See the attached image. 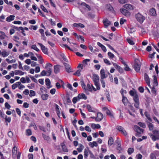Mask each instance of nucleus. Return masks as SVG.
Returning <instances> with one entry per match:
<instances>
[{
    "instance_id": "obj_34",
    "label": "nucleus",
    "mask_w": 159,
    "mask_h": 159,
    "mask_svg": "<svg viewBox=\"0 0 159 159\" xmlns=\"http://www.w3.org/2000/svg\"><path fill=\"white\" fill-rule=\"evenodd\" d=\"M122 102L125 105H126L128 104V100L127 98L124 96L122 97Z\"/></svg>"
},
{
    "instance_id": "obj_31",
    "label": "nucleus",
    "mask_w": 159,
    "mask_h": 159,
    "mask_svg": "<svg viewBox=\"0 0 159 159\" xmlns=\"http://www.w3.org/2000/svg\"><path fill=\"white\" fill-rule=\"evenodd\" d=\"M12 156L15 157L17 153V148L16 147H14L12 149Z\"/></svg>"
},
{
    "instance_id": "obj_44",
    "label": "nucleus",
    "mask_w": 159,
    "mask_h": 159,
    "mask_svg": "<svg viewBox=\"0 0 159 159\" xmlns=\"http://www.w3.org/2000/svg\"><path fill=\"white\" fill-rule=\"evenodd\" d=\"M106 113L107 115L110 116L111 118H114L113 115L111 113V112L108 109L106 111Z\"/></svg>"
},
{
    "instance_id": "obj_12",
    "label": "nucleus",
    "mask_w": 159,
    "mask_h": 159,
    "mask_svg": "<svg viewBox=\"0 0 159 159\" xmlns=\"http://www.w3.org/2000/svg\"><path fill=\"white\" fill-rule=\"evenodd\" d=\"M144 80L148 86L150 87V79L148 75L146 73L144 74Z\"/></svg>"
},
{
    "instance_id": "obj_2",
    "label": "nucleus",
    "mask_w": 159,
    "mask_h": 159,
    "mask_svg": "<svg viewBox=\"0 0 159 159\" xmlns=\"http://www.w3.org/2000/svg\"><path fill=\"white\" fill-rule=\"evenodd\" d=\"M93 80L94 81L95 85L98 90L100 89V85L99 83V76L96 74H93Z\"/></svg>"
},
{
    "instance_id": "obj_26",
    "label": "nucleus",
    "mask_w": 159,
    "mask_h": 159,
    "mask_svg": "<svg viewBox=\"0 0 159 159\" xmlns=\"http://www.w3.org/2000/svg\"><path fill=\"white\" fill-rule=\"evenodd\" d=\"M15 17V16L11 15L7 17V18L6 19V20L7 22H11V21L13 20L14 19Z\"/></svg>"
},
{
    "instance_id": "obj_62",
    "label": "nucleus",
    "mask_w": 159,
    "mask_h": 159,
    "mask_svg": "<svg viewBox=\"0 0 159 159\" xmlns=\"http://www.w3.org/2000/svg\"><path fill=\"white\" fill-rule=\"evenodd\" d=\"M56 92L55 89H52L50 91V93L52 95L54 94Z\"/></svg>"
},
{
    "instance_id": "obj_21",
    "label": "nucleus",
    "mask_w": 159,
    "mask_h": 159,
    "mask_svg": "<svg viewBox=\"0 0 159 159\" xmlns=\"http://www.w3.org/2000/svg\"><path fill=\"white\" fill-rule=\"evenodd\" d=\"M153 88H154L155 87H157L158 84V82L157 81V78L156 76L153 75Z\"/></svg>"
},
{
    "instance_id": "obj_39",
    "label": "nucleus",
    "mask_w": 159,
    "mask_h": 159,
    "mask_svg": "<svg viewBox=\"0 0 159 159\" xmlns=\"http://www.w3.org/2000/svg\"><path fill=\"white\" fill-rule=\"evenodd\" d=\"M36 93L34 91L32 90H30V93L29 94V96L30 97H33L35 95Z\"/></svg>"
},
{
    "instance_id": "obj_18",
    "label": "nucleus",
    "mask_w": 159,
    "mask_h": 159,
    "mask_svg": "<svg viewBox=\"0 0 159 159\" xmlns=\"http://www.w3.org/2000/svg\"><path fill=\"white\" fill-rule=\"evenodd\" d=\"M90 151L89 150L88 148L85 149L84 151V156L85 159L87 158Z\"/></svg>"
},
{
    "instance_id": "obj_23",
    "label": "nucleus",
    "mask_w": 159,
    "mask_h": 159,
    "mask_svg": "<svg viewBox=\"0 0 159 159\" xmlns=\"http://www.w3.org/2000/svg\"><path fill=\"white\" fill-rule=\"evenodd\" d=\"M81 6L86 10L88 11H89L90 10V6L88 5H87L85 2H82L81 4Z\"/></svg>"
},
{
    "instance_id": "obj_55",
    "label": "nucleus",
    "mask_w": 159,
    "mask_h": 159,
    "mask_svg": "<svg viewBox=\"0 0 159 159\" xmlns=\"http://www.w3.org/2000/svg\"><path fill=\"white\" fill-rule=\"evenodd\" d=\"M5 106L6 108L8 109H9L11 108L10 105L8 104V102H6L5 104Z\"/></svg>"
},
{
    "instance_id": "obj_33",
    "label": "nucleus",
    "mask_w": 159,
    "mask_h": 159,
    "mask_svg": "<svg viewBox=\"0 0 159 159\" xmlns=\"http://www.w3.org/2000/svg\"><path fill=\"white\" fill-rule=\"evenodd\" d=\"M113 142L114 141L113 138L111 137L109 138L108 143V145L109 146H111L113 144Z\"/></svg>"
},
{
    "instance_id": "obj_11",
    "label": "nucleus",
    "mask_w": 159,
    "mask_h": 159,
    "mask_svg": "<svg viewBox=\"0 0 159 159\" xmlns=\"http://www.w3.org/2000/svg\"><path fill=\"white\" fill-rule=\"evenodd\" d=\"M38 44L40 46L43 52L45 54H48V49L42 43H38Z\"/></svg>"
},
{
    "instance_id": "obj_61",
    "label": "nucleus",
    "mask_w": 159,
    "mask_h": 159,
    "mask_svg": "<svg viewBox=\"0 0 159 159\" xmlns=\"http://www.w3.org/2000/svg\"><path fill=\"white\" fill-rule=\"evenodd\" d=\"M142 156L140 154H138L136 155V157L138 159H142Z\"/></svg>"
},
{
    "instance_id": "obj_14",
    "label": "nucleus",
    "mask_w": 159,
    "mask_h": 159,
    "mask_svg": "<svg viewBox=\"0 0 159 159\" xmlns=\"http://www.w3.org/2000/svg\"><path fill=\"white\" fill-rule=\"evenodd\" d=\"M64 65L65 67L66 70L67 72L70 73L72 72L70 69V66L69 65L66 63H64Z\"/></svg>"
},
{
    "instance_id": "obj_4",
    "label": "nucleus",
    "mask_w": 159,
    "mask_h": 159,
    "mask_svg": "<svg viewBox=\"0 0 159 159\" xmlns=\"http://www.w3.org/2000/svg\"><path fill=\"white\" fill-rule=\"evenodd\" d=\"M137 20L140 23H142L145 19L144 17L139 13H138L135 15Z\"/></svg>"
},
{
    "instance_id": "obj_7",
    "label": "nucleus",
    "mask_w": 159,
    "mask_h": 159,
    "mask_svg": "<svg viewBox=\"0 0 159 159\" xmlns=\"http://www.w3.org/2000/svg\"><path fill=\"white\" fill-rule=\"evenodd\" d=\"M121 13L124 15L126 16H130V14L128 10L124 8H122L120 9Z\"/></svg>"
},
{
    "instance_id": "obj_58",
    "label": "nucleus",
    "mask_w": 159,
    "mask_h": 159,
    "mask_svg": "<svg viewBox=\"0 0 159 159\" xmlns=\"http://www.w3.org/2000/svg\"><path fill=\"white\" fill-rule=\"evenodd\" d=\"M31 131L30 129H27L26 131V134L28 135H31Z\"/></svg>"
},
{
    "instance_id": "obj_27",
    "label": "nucleus",
    "mask_w": 159,
    "mask_h": 159,
    "mask_svg": "<svg viewBox=\"0 0 159 159\" xmlns=\"http://www.w3.org/2000/svg\"><path fill=\"white\" fill-rule=\"evenodd\" d=\"M15 75H22L24 74V72L20 70H16L15 71Z\"/></svg>"
},
{
    "instance_id": "obj_6",
    "label": "nucleus",
    "mask_w": 159,
    "mask_h": 159,
    "mask_svg": "<svg viewBox=\"0 0 159 159\" xmlns=\"http://www.w3.org/2000/svg\"><path fill=\"white\" fill-rule=\"evenodd\" d=\"M9 54V52L7 51L5 49H3L2 51L0 50V56H1L3 57H7Z\"/></svg>"
},
{
    "instance_id": "obj_42",
    "label": "nucleus",
    "mask_w": 159,
    "mask_h": 159,
    "mask_svg": "<svg viewBox=\"0 0 159 159\" xmlns=\"http://www.w3.org/2000/svg\"><path fill=\"white\" fill-rule=\"evenodd\" d=\"M128 42L131 45H133L134 44V43L133 41L130 39H127Z\"/></svg>"
},
{
    "instance_id": "obj_36",
    "label": "nucleus",
    "mask_w": 159,
    "mask_h": 159,
    "mask_svg": "<svg viewBox=\"0 0 159 159\" xmlns=\"http://www.w3.org/2000/svg\"><path fill=\"white\" fill-rule=\"evenodd\" d=\"M6 61L9 64L14 63L16 61V60L15 59H13L10 60L8 58H6Z\"/></svg>"
},
{
    "instance_id": "obj_57",
    "label": "nucleus",
    "mask_w": 159,
    "mask_h": 159,
    "mask_svg": "<svg viewBox=\"0 0 159 159\" xmlns=\"http://www.w3.org/2000/svg\"><path fill=\"white\" fill-rule=\"evenodd\" d=\"M120 92L122 95V97L124 96V94H125L126 93V90H124L123 89H121L120 90Z\"/></svg>"
},
{
    "instance_id": "obj_46",
    "label": "nucleus",
    "mask_w": 159,
    "mask_h": 159,
    "mask_svg": "<svg viewBox=\"0 0 159 159\" xmlns=\"http://www.w3.org/2000/svg\"><path fill=\"white\" fill-rule=\"evenodd\" d=\"M108 55L109 58L111 59L113 58L114 57V55L111 52H109L108 53Z\"/></svg>"
},
{
    "instance_id": "obj_16",
    "label": "nucleus",
    "mask_w": 159,
    "mask_h": 159,
    "mask_svg": "<svg viewBox=\"0 0 159 159\" xmlns=\"http://www.w3.org/2000/svg\"><path fill=\"white\" fill-rule=\"evenodd\" d=\"M140 65L139 63L136 62L134 65V68L135 70L137 72H139L140 70Z\"/></svg>"
},
{
    "instance_id": "obj_10",
    "label": "nucleus",
    "mask_w": 159,
    "mask_h": 159,
    "mask_svg": "<svg viewBox=\"0 0 159 159\" xmlns=\"http://www.w3.org/2000/svg\"><path fill=\"white\" fill-rule=\"evenodd\" d=\"M123 7L126 9L129 10H133L134 8V6L129 4H126L124 5Z\"/></svg>"
},
{
    "instance_id": "obj_49",
    "label": "nucleus",
    "mask_w": 159,
    "mask_h": 159,
    "mask_svg": "<svg viewBox=\"0 0 159 159\" xmlns=\"http://www.w3.org/2000/svg\"><path fill=\"white\" fill-rule=\"evenodd\" d=\"M41 75L42 76H44L46 75H48L47 72L45 70H43L41 73Z\"/></svg>"
},
{
    "instance_id": "obj_45",
    "label": "nucleus",
    "mask_w": 159,
    "mask_h": 159,
    "mask_svg": "<svg viewBox=\"0 0 159 159\" xmlns=\"http://www.w3.org/2000/svg\"><path fill=\"white\" fill-rule=\"evenodd\" d=\"M134 151V149L133 148H129L128 149V153L130 155L131 154L132 152H133Z\"/></svg>"
},
{
    "instance_id": "obj_53",
    "label": "nucleus",
    "mask_w": 159,
    "mask_h": 159,
    "mask_svg": "<svg viewBox=\"0 0 159 159\" xmlns=\"http://www.w3.org/2000/svg\"><path fill=\"white\" fill-rule=\"evenodd\" d=\"M57 107H56V112H57V116L59 117L60 116V110H59V108H58V106L57 105Z\"/></svg>"
},
{
    "instance_id": "obj_60",
    "label": "nucleus",
    "mask_w": 159,
    "mask_h": 159,
    "mask_svg": "<svg viewBox=\"0 0 159 159\" xmlns=\"http://www.w3.org/2000/svg\"><path fill=\"white\" fill-rule=\"evenodd\" d=\"M138 124L140 126L142 127L143 128H145L146 127L144 123L141 122H139L138 123Z\"/></svg>"
},
{
    "instance_id": "obj_63",
    "label": "nucleus",
    "mask_w": 159,
    "mask_h": 159,
    "mask_svg": "<svg viewBox=\"0 0 159 159\" xmlns=\"http://www.w3.org/2000/svg\"><path fill=\"white\" fill-rule=\"evenodd\" d=\"M126 21V20L123 18H121L120 21V25H123L124 22Z\"/></svg>"
},
{
    "instance_id": "obj_40",
    "label": "nucleus",
    "mask_w": 159,
    "mask_h": 159,
    "mask_svg": "<svg viewBox=\"0 0 159 159\" xmlns=\"http://www.w3.org/2000/svg\"><path fill=\"white\" fill-rule=\"evenodd\" d=\"M81 84L82 88L85 90L86 91L87 90V86L85 84L84 82L83 81H82L81 82Z\"/></svg>"
},
{
    "instance_id": "obj_15",
    "label": "nucleus",
    "mask_w": 159,
    "mask_h": 159,
    "mask_svg": "<svg viewBox=\"0 0 159 159\" xmlns=\"http://www.w3.org/2000/svg\"><path fill=\"white\" fill-rule=\"evenodd\" d=\"M149 14L152 16H156L157 14L155 9L153 8H151L149 11Z\"/></svg>"
},
{
    "instance_id": "obj_47",
    "label": "nucleus",
    "mask_w": 159,
    "mask_h": 159,
    "mask_svg": "<svg viewBox=\"0 0 159 159\" xmlns=\"http://www.w3.org/2000/svg\"><path fill=\"white\" fill-rule=\"evenodd\" d=\"M61 56L64 61L67 62V60L64 53L61 54Z\"/></svg>"
},
{
    "instance_id": "obj_64",
    "label": "nucleus",
    "mask_w": 159,
    "mask_h": 159,
    "mask_svg": "<svg viewBox=\"0 0 159 159\" xmlns=\"http://www.w3.org/2000/svg\"><path fill=\"white\" fill-rule=\"evenodd\" d=\"M29 90L27 89H25V90L23 92V93L26 95H28L29 94Z\"/></svg>"
},
{
    "instance_id": "obj_25",
    "label": "nucleus",
    "mask_w": 159,
    "mask_h": 159,
    "mask_svg": "<svg viewBox=\"0 0 159 159\" xmlns=\"http://www.w3.org/2000/svg\"><path fill=\"white\" fill-rule=\"evenodd\" d=\"M45 84L47 86V88L48 89H49L52 87L50 85L51 82L49 79L48 78L47 79L45 80Z\"/></svg>"
},
{
    "instance_id": "obj_48",
    "label": "nucleus",
    "mask_w": 159,
    "mask_h": 159,
    "mask_svg": "<svg viewBox=\"0 0 159 159\" xmlns=\"http://www.w3.org/2000/svg\"><path fill=\"white\" fill-rule=\"evenodd\" d=\"M78 96L73 98L72 99V102L74 104L77 101H79Z\"/></svg>"
},
{
    "instance_id": "obj_24",
    "label": "nucleus",
    "mask_w": 159,
    "mask_h": 159,
    "mask_svg": "<svg viewBox=\"0 0 159 159\" xmlns=\"http://www.w3.org/2000/svg\"><path fill=\"white\" fill-rule=\"evenodd\" d=\"M103 21L104 25L106 28L111 24V22L107 19L104 20Z\"/></svg>"
},
{
    "instance_id": "obj_41",
    "label": "nucleus",
    "mask_w": 159,
    "mask_h": 159,
    "mask_svg": "<svg viewBox=\"0 0 159 159\" xmlns=\"http://www.w3.org/2000/svg\"><path fill=\"white\" fill-rule=\"evenodd\" d=\"M42 136L44 139L46 140H48L50 139V138L49 136L46 135L44 134H42Z\"/></svg>"
},
{
    "instance_id": "obj_43",
    "label": "nucleus",
    "mask_w": 159,
    "mask_h": 159,
    "mask_svg": "<svg viewBox=\"0 0 159 159\" xmlns=\"http://www.w3.org/2000/svg\"><path fill=\"white\" fill-rule=\"evenodd\" d=\"M80 70H78L75 73H74V75L79 76L80 75Z\"/></svg>"
},
{
    "instance_id": "obj_20",
    "label": "nucleus",
    "mask_w": 159,
    "mask_h": 159,
    "mask_svg": "<svg viewBox=\"0 0 159 159\" xmlns=\"http://www.w3.org/2000/svg\"><path fill=\"white\" fill-rule=\"evenodd\" d=\"M86 107L88 111L89 112H95V109L91 107L90 105L89 104L87 105Z\"/></svg>"
},
{
    "instance_id": "obj_30",
    "label": "nucleus",
    "mask_w": 159,
    "mask_h": 159,
    "mask_svg": "<svg viewBox=\"0 0 159 159\" xmlns=\"http://www.w3.org/2000/svg\"><path fill=\"white\" fill-rule=\"evenodd\" d=\"M79 147L77 148V150L79 152H81L84 148L83 145L80 143L79 144Z\"/></svg>"
},
{
    "instance_id": "obj_56",
    "label": "nucleus",
    "mask_w": 159,
    "mask_h": 159,
    "mask_svg": "<svg viewBox=\"0 0 159 159\" xmlns=\"http://www.w3.org/2000/svg\"><path fill=\"white\" fill-rule=\"evenodd\" d=\"M104 63L107 65H111V62H110V61L107 59H104Z\"/></svg>"
},
{
    "instance_id": "obj_1",
    "label": "nucleus",
    "mask_w": 159,
    "mask_h": 159,
    "mask_svg": "<svg viewBox=\"0 0 159 159\" xmlns=\"http://www.w3.org/2000/svg\"><path fill=\"white\" fill-rule=\"evenodd\" d=\"M153 134L151 135V137L152 140L155 141L159 139V131L157 129H155L153 130Z\"/></svg>"
},
{
    "instance_id": "obj_37",
    "label": "nucleus",
    "mask_w": 159,
    "mask_h": 159,
    "mask_svg": "<svg viewBox=\"0 0 159 159\" xmlns=\"http://www.w3.org/2000/svg\"><path fill=\"white\" fill-rule=\"evenodd\" d=\"M62 149L63 152H68V149L66 147L65 145H61Z\"/></svg>"
},
{
    "instance_id": "obj_54",
    "label": "nucleus",
    "mask_w": 159,
    "mask_h": 159,
    "mask_svg": "<svg viewBox=\"0 0 159 159\" xmlns=\"http://www.w3.org/2000/svg\"><path fill=\"white\" fill-rule=\"evenodd\" d=\"M85 129L87 131L89 132H91V129L88 126H86L85 127Z\"/></svg>"
},
{
    "instance_id": "obj_5",
    "label": "nucleus",
    "mask_w": 159,
    "mask_h": 159,
    "mask_svg": "<svg viewBox=\"0 0 159 159\" xmlns=\"http://www.w3.org/2000/svg\"><path fill=\"white\" fill-rule=\"evenodd\" d=\"M61 66L59 65H56L54 66V71L55 74H57L59 73L61 68Z\"/></svg>"
},
{
    "instance_id": "obj_52",
    "label": "nucleus",
    "mask_w": 159,
    "mask_h": 159,
    "mask_svg": "<svg viewBox=\"0 0 159 159\" xmlns=\"http://www.w3.org/2000/svg\"><path fill=\"white\" fill-rule=\"evenodd\" d=\"M134 100L135 102H139L138 96L137 95H135L134 96Z\"/></svg>"
},
{
    "instance_id": "obj_32",
    "label": "nucleus",
    "mask_w": 159,
    "mask_h": 159,
    "mask_svg": "<svg viewBox=\"0 0 159 159\" xmlns=\"http://www.w3.org/2000/svg\"><path fill=\"white\" fill-rule=\"evenodd\" d=\"M41 97L43 100H46L48 99V95L46 93L43 94L41 95Z\"/></svg>"
},
{
    "instance_id": "obj_59",
    "label": "nucleus",
    "mask_w": 159,
    "mask_h": 159,
    "mask_svg": "<svg viewBox=\"0 0 159 159\" xmlns=\"http://www.w3.org/2000/svg\"><path fill=\"white\" fill-rule=\"evenodd\" d=\"M40 8L43 10V11L45 12H48V11L47 9L43 5H41Z\"/></svg>"
},
{
    "instance_id": "obj_9",
    "label": "nucleus",
    "mask_w": 159,
    "mask_h": 159,
    "mask_svg": "<svg viewBox=\"0 0 159 159\" xmlns=\"http://www.w3.org/2000/svg\"><path fill=\"white\" fill-rule=\"evenodd\" d=\"M116 129L119 131L121 132V133L125 136L127 135V133L126 131L122 127L120 126H118L116 127Z\"/></svg>"
},
{
    "instance_id": "obj_13",
    "label": "nucleus",
    "mask_w": 159,
    "mask_h": 159,
    "mask_svg": "<svg viewBox=\"0 0 159 159\" xmlns=\"http://www.w3.org/2000/svg\"><path fill=\"white\" fill-rule=\"evenodd\" d=\"M101 77L102 79L106 78L107 75L105 74V70L104 69H102L100 71Z\"/></svg>"
},
{
    "instance_id": "obj_29",
    "label": "nucleus",
    "mask_w": 159,
    "mask_h": 159,
    "mask_svg": "<svg viewBox=\"0 0 159 159\" xmlns=\"http://www.w3.org/2000/svg\"><path fill=\"white\" fill-rule=\"evenodd\" d=\"M20 84V82H18L16 83L13 84L12 85V88L13 89H15L16 88L18 87V85Z\"/></svg>"
},
{
    "instance_id": "obj_50",
    "label": "nucleus",
    "mask_w": 159,
    "mask_h": 159,
    "mask_svg": "<svg viewBox=\"0 0 159 159\" xmlns=\"http://www.w3.org/2000/svg\"><path fill=\"white\" fill-rule=\"evenodd\" d=\"M148 127L150 130H152L153 128V125L151 123H149L148 125Z\"/></svg>"
},
{
    "instance_id": "obj_22",
    "label": "nucleus",
    "mask_w": 159,
    "mask_h": 159,
    "mask_svg": "<svg viewBox=\"0 0 159 159\" xmlns=\"http://www.w3.org/2000/svg\"><path fill=\"white\" fill-rule=\"evenodd\" d=\"M134 129L135 131L138 133L140 134L143 132V129L140 128V127L137 125L134 126Z\"/></svg>"
},
{
    "instance_id": "obj_8",
    "label": "nucleus",
    "mask_w": 159,
    "mask_h": 159,
    "mask_svg": "<svg viewBox=\"0 0 159 159\" xmlns=\"http://www.w3.org/2000/svg\"><path fill=\"white\" fill-rule=\"evenodd\" d=\"M103 114L101 112H98L97 113V116L95 118V120L97 121H100L103 118Z\"/></svg>"
},
{
    "instance_id": "obj_19",
    "label": "nucleus",
    "mask_w": 159,
    "mask_h": 159,
    "mask_svg": "<svg viewBox=\"0 0 159 159\" xmlns=\"http://www.w3.org/2000/svg\"><path fill=\"white\" fill-rule=\"evenodd\" d=\"M87 90H88L89 91H92L93 89L94 91H96V89L94 88L92 85H91L90 84H88L87 85Z\"/></svg>"
},
{
    "instance_id": "obj_3",
    "label": "nucleus",
    "mask_w": 159,
    "mask_h": 159,
    "mask_svg": "<svg viewBox=\"0 0 159 159\" xmlns=\"http://www.w3.org/2000/svg\"><path fill=\"white\" fill-rule=\"evenodd\" d=\"M52 66V65L49 63H48L46 64L45 66V68L47 70L46 71L48 74L47 76H49L51 75Z\"/></svg>"
},
{
    "instance_id": "obj_51",
    "label": "nucleus",
    "mask_w": 159,
    "mask_h": 159,
    "mask_svg": "<svg viewBox=\"0 0 159 159\" xmlns=\"http://www.w3.org/2000/svg\"><path fill=\"white\" fill-rule=\"evenodd\" d=\"M150 157L151 159H155L156 158V156L154 153H152L150 154Z\"/></svg>"
},
{
    "instance_id": "obj_38",
    "label": "nucleus",
    "mask_w": 159,
    "mask_h": 159,
    "mask_svg": "<svg viewBox=\"0 0 159 159\" xmlns=\"http://www.w3.org/2000/svg\"><path fill=\"white\" fill-rule=\"evenodd\" d=\"M31 49L34 50L37 52H39V49H38L36 45H33L31 46Z\"/></svg>"
},
{
    "instance_id": "obj_17",
    "label": "nucleus",
    "mask_w": 159,
    "mask_h": 159,
    "mask_svg": "<svg viewBox=\"0 0 159 159\" xmlns=\"http://www.w3.org/2000/svg\"><path fill=\"white\" fill-rule=\"evenodd\" d=\"M78 100L80 101V99H84L86 100L87 99V97L84 93L79 94L78 95Z\"/></svg>"
},
{
    "instance_id": "obj_35",
    "label": "nucleus",
    "mask_w": 159,
    "mask_h": 159,
    "mask_svg": "<svg viewBox=\"0 0 159 159\" xmlns=\"http://www.w3.org/2000/svg\"><path fill=\"white\" fill-rule=\"evenodd\" d=\"M90 61V60L89 59H84L83 61V64L84 66H85L87 65L88 62Z\"/></svg>"
},
{
    "instance_id": "obj_28",
    "label": "nucleus",
    "mask_w": 159,
    "mask_h": 159,
    "mask_svg": "<svg viewBox=\"0 0 159 159\" xmlns=\"http://www.w3.org/2000/svg\"><path fill=\"white\" fill-rule=\"evenodd\" d=\"M89 145L92 148H93L94 147L97 146L98 144L96 141H93L92 142H90Z\"/></svg>"
}]
</instances>
